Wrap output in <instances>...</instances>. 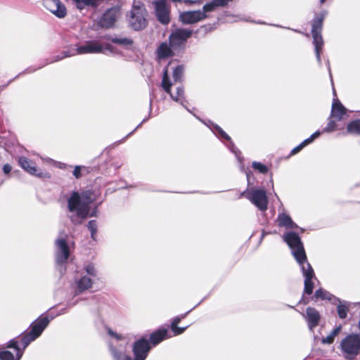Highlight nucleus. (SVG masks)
<instances>
[{
	"label": "nucleus",
	"instance_id": "1",
	"mask_svg": "<svg viewBox=\"0 0 360 360\" xmlns=\"http://www.w3.org/2000/svg\"><path fill=\"white\" fill-rule=\"evenodd\" d=\"M282 238L290 248L294 258L301 268L302 275L304 278V293L307 295L312 294L314 289V282L312 279H316V278L313 268L307 261L304 245L301 241L300 237L297 233L293 231H289L284 233Z\"/></svg>",
	"mask_w": 360,
	"mask_h": 360
},
{
	"label": "nucleus",
	"instance_id": "2",
	"mask_svg": "<svg viewBox=\"0 0 360 360\" xmlns=\"http://www.w3.org/2000/svg\"><path fill=\"white\" fill-rule=\"evenodd\" d=\"M96 194L89 191L81 193L73 191L68 199V215L74 224H82V221L89 217L90 205L96 200Z\"/></svg>",
	"mask_w": 360,
	"mask_h": 360
},
{
	"label": "nucleus",
	"instance_id": "3",
	"mask_svg": "<svg viewBox=\"0 0 360 360\" xmlns=\"http://www.w3.org/2000/svg\"><path fill=\"white\" fill-rule=\"evenodd\" d=\"M105 39H108V35L100 36L95 40L87 41L84 45L72 49V52H68L66 56L100 53H105V51L112 52L113 48L110 44L101 43V40Z\"/></svg>",
	"mask_w": 360,
	"mask_h": 360
},
{
	"label": "nucleus",
	"instance_id": "4",
	"mask_svg": "<svg viewBox=\"0 0 360 360\" xmlns=\"http://www.w3.org/2000/svg\"><path fill=\"white\" fill-rule=\"evenodd\" d=\"M53 318V317L51 316L49 319L47 316L44 314L40 316L37 320L32 322L30 326L31 330L29 333L17 338L20 341L22 349H25L31 342L34 341L41 335Z\"/></svg>",
	"mask_w": 360,
	"mask_h": 360
},
{
	"label": "nucleus",
	"instance_id": "5",
	"mask_svg": "<svg viewBox=\"0 0 360 360\" xmlns=\"http://www.w3.org/2000/svg\"><path fill=\"white\" fill-rule=\"evenodd\" d=\"M328 12L326 11H322L316 15L312 22L311 34L313 37V44L314 46L316 58L320 65L321 64V53L324 44L321 31L323 22Z\"/></svg>",
	"mask_w": 360,
	"mask_h": 360
},
{
	"label": "nucleus",
	"instance_id": "6",
	"mask_svg": "<svg viewBox=\"0 0 360 360\" xmlns=\"http://www.w3.org/2000/svg\"><path fill=\"white\" fill-rule=\"evenodd\" d=\"M70 255V249L66 240L63 236H59L55 240V261L58 270L62 275L65 272V264Z\"/></svg>",
	"mask_w": 360,
	"mask_h": 360
},
{
	"label": "nucleus",
	"instance_id": "7",
	"mask_svg": "<svg viewBox=\"0 0 360 360\" xmlns=\"http://www.w3.org/2000/svg\"><path fill=\"white\" fill-rule=\"evenodd\" d=\"M340 351L346 359H355L360 353V336L358 334L347 335L340 342Z\"/></svg>",
	"mask_w": 360,
	"mask_h": 360
},
{
	"label": "nucleus",
	"instance_id": "8",
	"mask_svg": "<svg viewBox=\"0 0 360 360\" xmlns=\"http://www.w3.org/2000/svg\"><path fill=\"white\" fill-rule=\"evenodd\" d=\"M245 196L260 211L264 212L268 207V198L264 189L255 188H248L240 196Z\"/></svg>",
	"mask_w": 360,
	"mask_h": 360
},
{
	"label": "nucleus",
	"instance_id": "9",
	"mask_svg": "<svg viewBox=\"0 0 360 360\" xmlns=\"http://www.w3.org/2000/svg\"><path fill=\"white\" fill-rule=\"evenodd\" d=\"M172 86V83L171 82L168 74L167 69L165 68L164 70L162 79L161 83V86L164 89L165 92L170 95V97L172 100L176 102L179 103L184 108H185L188 112L192 113V112L186 107V103H188L185 96H184V90L181 86L176 87V92L174 94L172 93L171 87Z\"/></svg>",
	"mask_w": 360,
	"mask_h": 360
},
{
	"label": "nucleus",
	"instance_id": "10",
	"mask_svg": "<svg viewBox=\"0 0 360 360\" xmlns=\"http://www.w3.org/2000/svg\"><path fill=\"white\" fill-rule=\"evenodd\" d=\"M146 13L143 6L134 5L129 15V26L136 31L144 29L147 26Z\"/></svg>",
	"mask_w": 360,
	"mask_h": 360
},
{
	"label": "nucleus",
	"instance_id": "11",
	"mask_svg": "<svg viewBox=\"0 0 360 360\" xmlns=\"http://www.w3.org/2000/svg\"><path fill=\"white\" fill-rule=\"evenodd\" d=\"M193 31L189 29H176L170 34L169 41L172 47L178 53L184 49L186 41L191 37Z\"/></svg>",
	"mask_w": 360,
	"mask_h": 360
},
{
	"label": "nucleus",
	"instance_id": "12",
	"mask_svg": "<svg viewBox=\"0 0 360 360\" xmlns=\"http://www.w3.org/2000/svg\"><path fill=\"white\" fill-rule=\"evenodd\" d=\"M7 347L13 348L15 352V357L9 351L4 350L0 352V360H20L23 354L25 349H22V346L20 341L16 338L11 340L8 342Z\"/></svg>",
	"mask_w": 360,
	"mask_h": 360
},
{
	"label": "nucleus",
	"instance_id": "13",
	"mask_svg": "<svg viewBox=\"0 0 360 360\" xmlns=\"http://www.w3.org/2000/svg\"><path fill=\"white\" fill-rule=\"evenodd\" d=\"M150 350L148 340L141 338L135 341L133 345V354L134 360H145Z\"/></svg>",
	"mask_w": 360,
	"mask_h": 360
},
{
	"label": "nucleus",
	"instance_id": "14",
	"mask_svg": "<svg viewBox=\"0 0 360 360\" xmlns=\"http://www.w3.org/2000/svg\"><path fill=\"white\" fill-rule=\"evenodd\" d=\"M206 124L210 127V129L216 134V136L219 138H223L228 141H229V145L228 147L229 149L233 153L238 161L242 162V158L240 156V152L235 148L234 144L231 141V137L217 124H215L210 121L209 123H206Z\"/></svg>",
	"mask_w": 360,
	"mask_h": 360
},
{
	"label": "nucleus",
	"instance_id": "15",
	"mask_svg": "<svg viewBox=\"0 0 360 360\" xmlns=\"http://www.w3.org/2000/svg\"><path fill=\"white\" fill-rule=\"evenodd\" d=\"M43 5L59 18H63L67 15L66 8L60 0H43Z\"/></svg>",
	"mask_w": 360,
	"mask_h": 360
},
{
	"label": "nucleus",
	"instance_id": "16",
	"mask_svg": "<svg viewBox=\"0 0 360 360\" xmlns=\"http://www.w3.org/2000/svg\"><path fill=\"white\" fill-rule=\"evenodd\" d=\"M179 19L183 24H193L206 19L200 10L184 11L180 13Z\"/></svg>",
	"mask_w": 360,
	"mask_h": 360
},
{
	"label": "nucleus",
	"instance_id": "17",
	"mask_svg": "<svg viewBox=\"0 0 360 360\" xmlns=\"http://www.w3.org/2000/svg\"><path fill=\"white\" fill-rule=\"evenodd\" d=\"M155 15L158 20L163 25L169 22V11L165 0L155 1Z\"/></svg>",
	"mask_w": 360,
	"mask_h": 360
},
{
	"label": "nucleus",
	"instance_id": "18",
	"mask_svg": "<svg viewBox=\"0 0 360 360\" xmlns=\"http://www.w3.org/2000/svg\"><path fill=\"white\" fill-rule=\"evenodd\" d=\"M118 11L115 8L108 9L98 21L99 27L108 29L112 27L117 20Z\"/></svg>",
	"mask_w": 360,
	"mask_h": 360
},
{
	"label": "nucleus",
	"instance_id": "19",
	"mask_svg": "<svg viewBox=\"0 0 360 360\" xmlns=\"http://www.w3.org/2000/svg\"><path fill=\"white\" fill-rule=\"evenodd\" d=\"M18 163L23 169L32 175L39 177H44L46 176V174L38 172L35 163L25 157H20L18 159Z\"/></svg>",
	"mask_w": 360,
	"mask_h": 360
},
{
	"label": "nucleus",
	"instance_id": "20",
	"mask_svg": "<svg viewBox=\"0 0 360 360\" xmlns=\"http://www.w3.org/2000/svg\"><path fill=\"white\" fill-rule=\"evenodd\" d=\"M157 58L159 60H165L174 56L177 51L174 50L170 42H162L156 49Z\"/></svg>",
	"mask_w": 360,
	"mask_h": 360
},
{
	"label": "nucleus",
	"instance_id": "21",
	"mask_svg": "<svg viewBox=\"0 0 360 360\" xmlns=\"http://www.w3.org/2000/svg\"><path fill=\"white\" fill-rule=\"evenodd\" d=\"M302 315L305 317L311 330L318 326L321 316L319 312L315 308L307 307L306 314H302Z\"/></svg>",
	"mask_w": 360,
	"mask_h": 360
},
{
	"label": "nucleus",
	"instance_id": "22",
	"mask_svg": "<svg viewBox=\"0 0 360 360\" xmlns=\"http://www.w3.org/2000/svg\"><path fill=\"white\" fill-rule=\"evenodd\" d=\"M232 1L233 0H212L211 1L205 4L202 7V9L200 11L201 12H203V14L206 16V18H208V13L210 12L215 11L218 7H224Z\"/></svg>",
	"mask_w": 360,
	"mask_h": 360
},
{
	"label": "nucleus",
	"instance_id": "23",
	"mask_svg": "<svg viewBox=\"0 0 360 360\" xmlns=\"http://www.w3.org/2000/svg\"><path fill=\"white\" fill-rule=\"evenodd\" d=\"M277 223L279 227H285L287 229L298 228V226L292 220L290 215L286 214L285 212H282L278 214Z\"/></svg>",
	"mask_w": 360,
	"mask_h": 360
},
{
	"label": "nucleus",
	"instance_id": "24",
	"mask_svg": "<svg viewBox=\"0 0 360 360\" xmlns=\"http://www.w3.org/2000/svg\"><path fill=\"white\" fill-rule=\"evenodd\" d=\"M169 338H172V335L169 334L168 329L161 328L150 334V341L153 346H155L162 340Z\"/></svg>",
	"mask_w": 360,
	"mask_h": 360
},
{
	"label": "nucleus",
	"instance_id": "25",
	"mask_svg": "<svg viewBox=\"0 0 360 360\" xmlns=\"http://www.w3.org/2000/svg\"><path fill=\"white\" fill-rule=\"evenodd\" d=\"M346 113V108L341 104L338 98H334L331 108V116L337 121L342 120Z\"/></svg>",
	"mask_w": 360,
	"mask_h": 360
},
{
	"label": "nucleus",
	"instance_id": "26",
	"mask_svg": "<svg viewBox=\"0 0 360 360\" xmlns=\"http://www.w3.org/2000/svg\"><path fill=\"white\" fill-rule=\"evenodd\" d=\"M110 349L114 360H132V359L127 355L124 352V348L121 345L117 348L113 342L110 343Z\"/></svg>",
	"mask_w": 360,
	"mask_h": 360
},
{
	"label": "nucleus",
	"instance_id": "27",
	"mask_svg": "<svg viewBox=\"0 0 360 360\" xmlns=\"http://www.w3.org/2000/svg\"><path fill=\"white\" fill-rule=\"evenodd\" d=\"M93 279L88 276H83L76 281V293L82 292L90 289L93 285Z\"/></svg>",
	"mask_w": 360,
	"mask_h": 360
},
{
	"label": "nucleus",
	"instance_id": "28",
	"mask_svg": "<svg viewBox=\"0 0 360 360\" xmlns=\"http://www.w3.org/2000/svg\"><path fill=\"white\" fill-rule=\"evenodd\" d=\"M312 299L314 300V301H316L319 299L322 300H328L330 301L333 304H335V300H338V297H335L330 292L321 288L315 291Z\"/></svg>",
	"mask_w": 360,
	"mask_h": 360
},
{
	"label": "nucleus",
	"instance_id": "29",
	"mask_svg": "<svg viewBox=\"0 0 360 360\" xmlns=\"http://www.w3.org/2000/svg\"><path fill=\"white\" fill-rule=\"evenodd\" d=\"M68 52H72V49L68 50V51H65L63 53V54L61 55V56L60 55H57L56 56H53L51 60H47V61L45 63H44L43 65H39L37 68H32V67L28 68H27L25 70V72L26 73H32V72L36 71L37 70L40 69L42 67L46 65L47 64L52 63H54V62H56V61H59V60H62V59H63L65 58H67V57H70L71 56H66Z\"/></svg>",
	"mask_w": 360,
	"mask_h": 360
},
{
	"label": "nucleus",
	"instance_id": "30",
	"mask_svg": "<svg viewBox=\"0 0 360 360\" xmlns=\"http://www.w3.org/2000/svg\"><path fill=\"white\" fill-rule=\"evenodd\" d=\"M320 131H315L314 134H312L310 137H309L308 139H305L304 141H303L300 144H299L297 146H296L295 148H294L291 152H290V155H295L296 153H297L298 152H300L304 147H305L307 145L312 143L315 139H316L317 137L319 136L320 135Z\"/></svg>",
	"mask_w": 360,
	"mask_h": 360
},
{
	"label": "nucleus",
	"instance_id": "31",
	"mask_svg": "<svg viewBox=\"0 0 360 360\" xmlns=\"http://www.w3.org/2000/svg\"><path fill=\"white\" fill-rule=\"evenodd\" d=\"M336 302H339L337 307L338 316L342 319H345L349 311L348 303L345 301H340L339 299L338 300H335V304Z\"/></svg>",
	"mask_w": 360,
	"mask_h": 360
},
{
	"label": "nucleus",
	"instance_id": "32",
	"mask_svg": "<svg viewBox=\"0 0 360 360\" xmlns=\"http://www.w3.org/2000/svg\"><path fill=\"white\" fill-rule=\"evenodd\" d=\"M341 326H338L336 328H335L332 332L326 336V338L322 339V342L324 344H331L333 342L335 338L339 334V333L341 330Z\"/></svg>",
	"mask_w": 360,
	"mask_h": 360
},
{
	"label": "nucleus",
	"instance_id": "33",
	"mask_svg": "<svg viewBox=\"0 0 360 360\" xmlns=\"http://www.w3.org/2000/svg\"><path fill=\"white\" fill-rule=\"evenodd\" d=\"M347 129L349 133L360 135V118L349 122Z\"/></svg>",
	"mask_w": 360,
	"mask_h": 360
},
{
	"label": "nucleus",
	"instance_id": "34",
	"mask_svg": "<svg viewBox=\"0 0 360 360\" xmlns=\"http://www.w3.org/2000/svg\"><path fill=\"white\" fill-rule=\"evenodd\" d=\"M108 39H110V41L115 44L121 45V46H130L133 44V41L127 37H112L110 38L108 37Z\"/></svg>",
	"mask_w": 360,
	"mask_h": 360
},
{
	"label": "nucleus",
	"instance_id": "35",
	"mask_svg": "<svg viewBox=\"0 0 360 360\" xmlns=\"http://www.w3.org/2000/svg\"><path fill=\"white\" fill-rule=\"evenodd\" d=\"M87 228L89 231L91 232V238L96 240V236L97 234V230H98V224L97 221L96 220H90L88 222Z\"/></svg>",
	"mask_w": 360,
	"mask_h": 360
},
{
	"label": "nucleus",
	"instance_id": "36",
	"mask_svg": "<svg viewBox=\"0 0 360 360\" xmlns=\"http://www.w3.org/2000/svg\"><path fill=\"white\" fill-rule=\"evenodd\" d=\"M184 68L183 65H178L173 70V79L175 82L181 81L184 75Z\"/></svg>",
	"mask_w": 360,
	"mask_h": 360
},
{
	"label": "nucleus",
	"instance_id": "37",
	"mask_svg": "<svg viewBox=\"0 0 360 360\" xmlns=\"http://www.w3.org/2000/svg\"><path fill=\"white\" fill-rule=\"evenodd\" d=\"M101 1L102 0H82V1L79 3V9L82 10L86 6H89L96 7Z\"/></svg>",
	"mask_w": 360,
	"mask_h": 360
},
{
	"label": "nucleus",
	"instance_id": "38",
	"mask_svg": "<svg viewBox=\"0 0 360 360\" xmlns=\"http://www.w3.org/2000/svg\"><path fill=\"white\" fill-rule=\"evenodd\" d=\"M84 269L86 273L88 274V276L92 278L93 280L97 277V270L96 269L93 264H87L85 266Z\"/></svg>",
	"mask_w": 360,
	"mask_h": 360
},
{
	"label": "nucleus",
	"instance_id": "39",
	"mask_svg": "<svg viewBox=\"0 0 360 360\" xmlns=\"http://www.w3.org/2000/svg\"><path fill=\"white\" fill-rule=\"evenodd\" d=\"M84 172H87V169L84 166H75L73 170V175L76 179H79L82 176Z\"/></svg>",
	"mask_w": 360,
	"mask_h": 360
},
{
	"label": "nucleus",
	"instance_id": "40",
	"mask_svg": "<svg viewBox=\"0 0 360 360\" xmlns=\"http://www.w3.org/2000/svg\"><path fill=\"white\" fill-rule=\"evenodd\" d=\"M252 166L253 169L257 170L259 172L262 174H266L268 172L267 167L259 162H253Z\"/></svg>",
	"mask_w": 360,
	"mask_h": 360
},
{
	"label": "nucleus",
	"instance_id": "41",
	"mask_svg": "<svg viewBox=\"0 0 360 360\" xmlns=\"http://www.w3.org/2000/svg\"><path fill=\"white\" fill-rule=\"evenodd\" d=\"M187 328H188V326L181 328V327H178V326L171 328V330L173 333V334L171 335L172 337L182 334L186 330V329Z\"/></svg>",
	"mask_w": 360,
	"mask_h": 360
},
{
	"label": "nucleus",
	"instance_id": "42",
	"mask_svg": "<svg viewBox=\"0 0 360 360\" xmlns=\"http://www.w3.org/2000/svg\"><path fill=\"white\" fill-rule=\"evenodd\" d=\"M336 127H337V124H336L335 120H330L323 131H327V132H330V131L335 130Z\"/></svg>",
	"mask_w": 360,
	"mask_h": 360
},
{
	"label": "nucleus",
	"instance_id": "43",
	"mask_svg": "<svg viewBox=\"0 0 360 360\" xmlns=\"http://www.w3.org/2000/svg\"><path fill=\"white\" fill-rule=\"evenodd\" d=\"M191 310H192V309H191V310L188 311L186 314H183V315H181V316H176V317H175V318L173 319V321H172V323H171V328L174 327V326H176L179 323V322L181 321V320L182 319H184V318L188 315V314Z\"/></svg>",
	"mask_w": 360,
	"mask_h": 360
},
{
	"label": "nucleus",
	"instance_id": "44",
	"mask_svg": "<svg viewBox=\"0 0 360 360\" xmlns=\"http://www.w3.org/2000/svg\"><path fill=\"white\" fill-rule=\"evenodd\" d=\"M240 169H241V171H243L245 173L246 177H247V181H248V186H250L251 184V182H250V176L252 175L251 171H250L249 169H245L243 165L240 166Z\"/></svg>",
	"mask_w": 360,
	"mask_h": 360
},
{
	"label": "nucleus",
	"instance_id": "45",
	"mask_svg": "<svg viewBox=\"0 0 360 360\" xmlns=\"http://www.w3.org/2000/svg\"><path fill=\"white\" fill-rule=\"evenodd\" d=\"M11 166L9 164H5L3 167V171L4 174H9L11 171Z\"/></svg>",
	"mask_w": 360,
	"mask_h": 360
},
{
	"label": "nucleus",
	"instance_id": "46",
	"mask_svg": "<svg viewBox=\"0 0 360 360\" xmlns=\"http://www.w3.org/2000/svg\"><path fill=\"white\" fill-rule=\"evenodd\" d=\"M108 333L112 337H114L116 339V340H121V338H122L120 335L116 334L112 330H108Z\"/></svg>",
	"mask_w": 360,
	"mask_h": 360
},
{
	"label": "nucleus",
	"instance_id": "47",
	"mask_svg": "<svg viewBox=\"0 0 360 360\" xmlns=\"http://www.w3.org/2000/svg\"><path fill=\"white\" fill-rule=\"evenodd\" d=\"M98 210L97 209H94L91 212H89V217H97Z\"/></svg>",
	"mask_w": 360,
	"mask_h": 360
},
{
	"label": "nucleus",
	"instance_id": "48",
	"mask_svg": "<svg viewBox=\"0 0 360 360\" xmlns=\"http://www.w3.org/2000/svg\"><path fill=\"white\" fill-rule=\"evenodd\" d=\"M76 5L77 8L79 9V3L82 1V0H72Z\"/></svg>",
	"mask_w": 360,
	"mask_h": 360
},
{
	"label": "nucleus",
	"instance_id": "49",
	"mask_svg": "<svg viewBox=\"0 0 360 360\" xmlns=\"http://www.w3.org/2000/svg\"><path fill=\"white\" fill-rule=\"evenodd\" d=\"M326 63H327V65H328V71H329L330 77H331V72H330V64H329V60H327Z\"/></svg>",
	"mask_w": 360,
	"mask_h": 360
},
{
	"label": "nucleus",
	"instance_id": "50",
	"mask_svg": "<svg viewBox=\"0 0 360 360\" xmlns=\"http://www.w3.org/2000/svg\"><path fill=\"white\" fill-rule=\"evenodd\" d=\"M77 302V301L74 302H69L68 303V307H72V306L75 305Z\"/></svg>",
	"mask_w": 360,
	"mask_h": 360
},
{
	"label": "nucleus",
	"instance_id": "51",
	"mask_svg": "<svg viewBox=\"0 0 360 360\" xmlns=\"http://www.w3.org/2000/svg\"><path fill=\"white\" fill-rule=\"evenodd\" d=\"M141 123L140 124H139V125L136 127V128L134 131H132L131 132L129 133V134H127V137H129L131 134H132L134 133V131L137 128H139V127L141 126Z\"/></svg>",
	"mask_w": 360,
	"mask_h": 360
},
{
	"label": "nucleus",
	"instance_id": "52",
	"mask_svg": "<svg viewBox=\"0 0 360 360\" xmlns=\"http://www.w3.org/2000/svg\"><path fill=\"white\" fill-rule=\"evenodd\" d=\"M66 312V310L65 309H62L60 312V314H65Z\"/></svg>",
	"mask_w": 360,
	"mask_h": 360
},
{
	"label": "nucleus",
	"instance_id": "53",
	"mask_svg": "<svg viewBox=\"0 0 360 360\" xmlns=\"http://www.w3.org/2000/svg\"><path fill=\"white\" fill-rule=\"evenodd\" d=\"M321 4H323L326 0H319Z\"/></svg>",
	"mask_w": 360,
	"mask_h": 360
},
{
	"label": "nucleus",
	"instance_id": "54",
	"mask_svg": "<svg viewBox=\"0 0 360 360\" xmlns=\"http://www.w3.org/2000/svg\"><path fill=\"white\" fill-rule=\"evenodd\" d=\"M333 94H334L335 96H336L335 90H333Z\"/></svg>",
	"mask_w": 360,
	"mask_h": 360
},
{
	"label": "nucleus",
	"instance_id": "55",
	"mask_svg": "<svg viewBox=\"0 0 360 360\" xmlns=\"http://www.w3.org/2000/svg\"><path fill=\"white\" fill-rule=\"evenodd\" d=\"M202 28L207 29V26L205 25V26L202 27Z\"/></svg>",
	"mask_w": 360,
	"mask_h": 360
},
{
	"label": "nucleus",
	"instance_id": "56",
	"mask_svg": "<svg viewBox=\"0 0 360 360\" xmlns=\"http://www.w3.org/2000/svg\"><path fill=\"white\" fill-rule=\"evenodd\" d=\"M146 120V119L143 120L141 123L144 122Z\"/></svg>",
	"mask_w": 360,
	"mask_h": 360
},
{
	"label": "nucleus",
	"instance_id": "57",
	"mask_svg": "<svg viewBox=\"0 0 360 360\" xmlns=\"http://www.w3.org/2000/svg\"><path fill=\"white\" fill-rule=\"evenodd\" d=\"M151 103H152V98H150V104H151Z\"/></svg>",
	"mask_w": 360,
	"mask_h": 360
}]
</instances>
